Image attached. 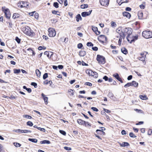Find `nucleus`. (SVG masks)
<instances>
[{
    "mask_svg": "<svg viewBox=\"0 0 152 152\" xmlns=\"http://www.w3.org/2000/svg\"><path fill=\"white\" fill-rule=\"evenodd\" d=\"M138 16L140 19H142L143 17V13L142 12H139L138 13Z\"/></svg>",
    "mask_w": 152,
    "mask_h": 152,
    "instance_id": "obj_33",
    "label": "nucleus"
},
{
    "mask_svg": "<svg viewBox=\"0 0 152 152\" xmlns=\"http://www.w3.org/2000/svg\"><path fill=\"white\" fill-rule=\"evenodd\" d=\"M113 76L118 81L121 82V83H123V81L122 79L120 77L119 74L118 73H116L113 75Z\"/></svg>",
    "mask_w": 152,
    "mask_h": 152,
    "instance_id": "obj_8",
    "label": "nucleus"
},
{
    "mask_svg": "<svg viewBox=\"0 0 152 152\" xmlns=\"http://www.w3.org/2000/svg\"><path fill=\"white\" fill-rule=\"evenodd\" d=\"M28 141L34 143H37L38 141V140L37 139L34 138H29L28 139Z\"/></svg>",
    "mask_w": 152,
    "mask_h": 152,
    "instance_id": "obj_23",
    "label": "nucleus"
},
{
    "mask_svg": "<svg viewBox=\"0 0 152 152\" xmlns=\"http://www.w3.org/2000/svg\"><path fill=\"white\" fill-rule=\"evenodd\" d=\"M74 91L72 90V89H69L68 91L69 93H70V95L71 96H73L74 95Z\"/></svg>",
    "mask_w": 152,
    "mask_h": 152,
    "instance_id": "obj_49",
    "label": "nucleus"
},
{
    "mask_svg": "<svg viewBox=\"0 0 152 152\" xmlns=\"http://www.w3.org/2000/svg\"><path fill=\"white\" fill-rule=\"evenodd\" d=\"M119 145L120 146L124 147L130 145L129 143L127 142H123L122 143H119Z\"/></svg>",
    "mask_w": 152,
    "mask_h": 152,
    "instance_id": "obj_13",
    "label": "nucleus"
},
{
    "mask_svg": "<svg viewBox=\"0 0 152 152\" xmlns=\"http://www.w3.org/2000/svg\"><path fill=\"white\" fill-rule=\"evenodd\" d=\"M86 123H85V124L84 125V126H85L86 127H87L88 126H91V124L89 123L88 122H86Z\"/></svg>",
    "mask_w": 152,
    "mask_h": 152,
    "instance_id": "obj_56",
    "label": "nucleus"
},
{
    "mask_svg": "<svg viewBox=\"0 0 152 152\" xmlns=\"http://www.w3.org/2000/svg\"><path fill=\"white\" fill-rule=\"evenodd\" d=\"M41 96L44 101V102L45 104H48V98L43 93H42L41 94Z\"/></svg>",
    "mask_w": 152,
    "mask_h": 152,
    "instance_id": "obj_12",
    "label": "nucleus"
},
{
    "mask_svg": "<svg viewBox=\"0 0 152 152\" xmlns=\"http://www.w3.org/2000/svg\"><path fill=\"white\" fill-rule=\"evenodd\" d=\"M15 40L18 44H20V42L21 39L19 38L18 37H16L15 38Z\"/></svg>",
    "mask_w": 152,
    "mask_h": 152,
    "instance_id": "obj_42",
    "label": "nucleus"
},
{
    "mask_svg": "<svg viewBox=\"0 0 152 152\" xmlns=\"http://www.w3.org/2000/svg\"><path fill=\"white\" fill-rule=\"evenodd\" d=\"M132 86H133L134 87H137L138 86V83L137 82H136L135 81H132Z\"/></svg>",
    "mask_w": 152,
    "mask_h": 152,
    "instance_id": "obj_25",
    "label": "nucleus"
},
{
    "mask_svg": "<svg viewBox=\"0 0 152 152\" xmlns=\"http://www.w3.org/2000/svg\"><path fill=\"white\" fill-rule=\"evenodd\" d=\"M138 37V36L137 35L133 36L132 37V39L130 41L129 43H132L133 42H134L136 40H137Z\"/></svg>",
    "mask_w": 152,
    "mask_h": 152,
    "instance_id": "obj_15",
    "label": "nucleus"
},
{
    "mask_svg": "<svg viewBox=\"0 0 152 152\" xmlns=\"http://www.w3.org/2000/svg\"><path fill=\"white\" fill-rule=\"evenodd\" d=\"M120 37H121L123 39H124L125 37V34L124 32H123L122 30L121 31V32L119 34Z\"/></svg>",
    "mask_w": 152,
    "mask_h": 152,
    "instance_id": "obj_22",
    "label": "nucleus"
},
{
    "mask_svg": "<svg viewBox=\"0 0 152 152\" xmlns=\"http://www.w3.org/2000/svg\"><path fill=\"white\" fill-rule=\"evenodd\" d=\"M86 45L88 47H93L94 44L91 42H88L87 43Z\"/></svg>",
    "mask_w": 152,
    "mask_h": 152,
    "instance_id": "obj_48",
    "label": "nucleus"
},
{
    "mask_svg": "<svg viewBox=\"0 0 152 152\" xmlns=\"http://www.w3.org/2000/svg\"><path fill=\"white\" fill-rule=\"evenodd\" d=\"M22 4L20 6V8H22L23 7H27L28 6V2L27 1H21Z\"/></svg>",
    "mask_w": 152,
    "mask_h": 152,
    "instance_id": "obj_10",
    "label": "nucleus"
},
{
    "mask_svg": "<svg viewBox=\"0 0 152 152\" xmlns=\"http://www.w3.org/2000/svg\"><path fill=\"white\" fill-rule=\"evenodd\" d=\"M121 27H119L117 29H116V31L119 34L120 33V32H121V31L122 30H121Z\"/></svg>",
    "mask_w": 152,
    "mask_h": 152,
    "instance_id": "obj_59",
    "label": "nucleus"
},
{
    "mask_svg": "<svg viewBox=\"0 0 152 152\" xmlns=\"http://www.w3.org/2000/svg\"><path fill=\"white\" fill-rule=\"evenodd\" d=\"M77 123L80 125H83L85 124V123L86 122V121H85L81 119H77Z\"/></svg>",
    "mask_w": 152,
    "mask_h": 152,
    "instance_id": "obj_14",
    "label": "nucleus"
},
{
    "mask_svg": "<svg viewBox=\"0 0 152 152\" xmlns=\"http://www.w3.org/2000/svg\"><path fill=\"white\" fill-rule=\"evenodd\" d=\"M122 15L124 17H125L129 19L131 16V14L126 11L123 12H122Z\"/></svg>",
    "mask_w": 152,
    "mask_h": 152,
    "instance_id": "obj_9",
    "label": "nucleus"
},
{
    "mask_svg": "<svg viewBox=\"0 0 152 152\" xmlns=\"http://www.w3.org/2000/svg\"><path fill=\"white\" fill-rule=\"evenodd\" d=\"M111 26L113 27L116 26V24L113 21H111Z\"/></svg>",
    "mask_w": 152,
    "mask_h": 152,
    "instance_id": "obj_50",
    "label": "nucleus"
},
{
    "mask_svg": "<svg viewBox=\"0 0 152 152\" xmlns=\"http://www.w3.org/2000/svg\"><path fill=\"white\" fill-rule=\"evenodd\" d=\"M13 71L15 74H18L20 72V69H14Z\"/></svg>",
    "mask_w": 152,
    "mask_h": 152,
    "instance_id": "obj_31",
    "label": "nucleus"
},
{
    "mask_svg": "<svg viewBox=\"0 0 152 152\" xmlns=\"http://www.w3.org/2000/svg\"><path fill=\"white\" fill-rule=\"evenodd\" d=\"M108 96L110 98H112L113 97L114 95L111 92H109L108 94Z\"/></svg>",
    "mask_w": 152,
    "mask_h": 152,
    "instance_id": "obj_45",
    "label": "nucleus"
},
{
    "mask_svg": "<svg viewBox=\"0 0 152 152\" xmlns=\"http://www.w3.org/2000/svg\"><path fill=\"white\" fill-rule=\"evenodd\" d=\"M109 0H100V4L105 7L107 6L109 4Z\"/></svg>",
    "mask_w": 152,
    "mask_h": 152,
    "instance_id": "obj_6",
    "label": "nucleus"
},
{
    "mask_svg": "<svg viewBox=\"0 0 152 152\" xmlns=\"http://www.w3.org/2000/svg\"><path fill=\"white\" fill-rule=\"evenodd\" d=\"M5 7H2V11L4 13L5 17L8 19H10L11 17V13L8 8L4 9Z\"/></svg>",
    "mask_w": 152,
    "mask_h": 152,
    "instance_id": "obj_4",
    "label": "nucleus"
},
{
    "mask_svg": "<svg viewBox=\"0 0 152 152\" xmlns=\"http://www.w3.org/2000/svg\"><path fill=\"white\" fill-rule=\"evenodd\" d=\"M121 52L124 54L126 55L128 53V51L127 49L124 48L121 49Z\"/></svg>",
    "mask_w": 152,
    "mask_h": 152,
    "instance_id": "obj_21",
    "label": "nucleus"
},
{
    "mask_svg": "<svg viewBox=\"0 0 152 152\" xmlns=\"http://www.w3.org/2000/svg\"><path fill=\"white\" fill-rule=\"evenodd\" d=\"M88 7V4H82L80 5V8L82 9H85L87 8Z\"/></svg>",
    "mask_w": 152,
    "mask_h": 152,
    "instance_id": "obj_29",
    "label": "nucleus"
},
{
    "mask_svg": "<svg viewBox=\"0 0 152 152\" xmlns=\"http://www.w3.org/2000/svg\"><path fill=\"white\" fill-rule=\"evenodd\" d=\"M91 110H92L93 111L95 112H98L99 111V110L96 107H92L91 108Z\"/></svg>",
    "mask_w": 152,
    "mask_h": 152,
    "instance_id": "obj_54",
    "label": "nucleus"
},
{
    "mask_svg": "<svg viewBox=\"0 0 152 152\" xmlns=\"http://www.w3.org/2000/svg\"><path fill=\"white\" fill-rule=\"evenodd\" d=\"M138 59L142 61L143 63H144L145 62V58L144 56H142L138 58Z\"/></svg>",
    "mask_w": 152,
    "mask_h": 152,
    "instance_id": "obj_43",
    "label": "nucleus"
},
{
    "mask_svg": "<svg viewBox=\"0 0 152 152\" xmlns=\"http://www.w3.org/2000/svg\"><path fill=\"white\" fill-rule=\"evenodd\" d=\"M23 32L27 35L31 37H34L35 35V33L32 31L30 27L27 26L22 28Z\"/></svg>",
    "mask_w": 152,
    "mask_h": 152,
    "instance_id": "obj_1",
    "label": "nucleus"
},
{
    "mask_svg": "<svg viewBox=\"0 0 152 152\" xmlns=\"http://www.w3.org/2000/svg\"><path fill=\"white\" fill-rule=\"evenodd\" d=\"M129 136L132 138H135L137 136L135 135L133 132H130L129 134Z\"/></svg>",
    "mask_w": 152,
    "mask_h": 152,
    "instance_id": "obj_39",
    "label": "nucleus"
},
{
    "mask_svg": "<svg viewBox=\"0 0 152 152\" xmlns=\"http://www.w3.org/2000/svg\"><path fill=\"white\" fill-rule=\"evenodd\" d=\"M93 75H94V77L95 78H96L98 77V74L95 72H93Z\"/></svg>",
    "mask_w": 152,
    "mask_h": 152,
    "instance_id": "obj_53",
    "label": "nucleus"
},
{
    "mask_svg": "<svg viewBox=\"0 0 152 152\" xmlns=\"http://www.w3.org/2000/svg\"><path fill=\"white\" fill-rule=\"evenodd\" d=\"M36 73L37 77H39L40 76L41 72L39 69H36Z\"/></svg>",
    "mask_w": 152,
    "mask_h": 152,
    "instance_id": "obj_28",
    "label": "nucleus"
},
{
    "mask_svg": "<svg viewBox=\"0 0 152 152\" xmlns=\"http://www.w3.org/2000/svg\"><path fill=\"white\" fill-rule=\"evenodd\" d=\"M44 54L45 55H46L47 57H48L49 58H50L51 56H52V55H53V54H52L50 55V56L49 52L48 51H46L44 53Z\"/></svg>",
    "mask_w": 152,
    "mask_h": 152,
    "instance_id": "obj_30",
    "label": "nucleus"
},
{
    "mask_svg": "<svg viewBox=\"0 0 152 152\" xmlns=\"http://www.w3.org/2000/svg\"><path fill=\"white\" fill-rule=\"evenodd\" d=\"M48 35L50 37H53L56 35V32L55 30L53 28H50L48 29Z\"/></svg>",
    "mask_w": 152,
    "mask_h": 152,
    "instance_id": "obj_5",
    "label": "nucleus"
},
{
    "mask_svg": "<svg viewBox=\"0 0 152 152\" xmlns=\"http://www.w3.org/2000/svg\"><path fill=\"white\" fill-rule=\"evenodd\" d=\"M132 29L130 28H124L123 31L125 33L128 34L129 33L132 32Z\"/></svg>",
    "mask_w": 152,
    "mask_h": 152,
    "instance_id": "obj_11",
    "label": "nucleus"
},
{
    "mask_svg": "<svg viewBox=\"0 0 152 152\" xmlns=\"http://www.w3.org/2000/svg\"><path fill=\"white\" fill-rule=\"evenodd\" d=\"M76 20L77 22H78L80 20H82V18L80 14L77 15L75 17Z\"/></svg>",
    "mask_w": 152,
    "mask_h": 152,
    "instance_id": "obj_16",
    "label": "nucleus"
},
{
    "mask_svg": "<svg viewBox=\"0 0 152 152\" xmlns=\"http://www.w3.org/2000/svg\"><path fill=\"white\" fill-rule=\"evenodd\" d=\"M31 131L30 130H23V133H27L28 132H31Z\"/></svg>",
    "mask_w": 152,
    "mask_h": 152,
    "instance_id": "obj_55",
    "label": "nucleus"
},
{
    "mask_svg": "<svg viewBox=\"0 0 152 152\" xmlns=\"http://www.w3.org/2000/svg\"><path fill=\"white\" fill-rule=\"evenodd\" d=\"M77 47L79 49H83L84 48H83V46L82 43H79L77 45Z\"/></svg>",
    "mask_w": 152,
    "mask_h": 152,
    "instance_id": "obj_35",
    "label": "nucleus"
},
{
    "mask_svg": "<svg viewBox=\"0 0 152 152\" xmlns=\"http://www.w3.org/2000/svg\"><path fill=\"white\" fill-rule=\"evenodd\" d=\"M96 132L97 134L101 135V132L100 131V129H96Z\"/></svg>",
    "mask_w": 152,
    "mask_h": 152,
    "instance_id": "obj_62",
    "label": "nucleus"
},
{
    "mask_svg": "<svg viewBox=\"0 0 152 152\" xmlns=\"http://www.w3.org/2000/svg\"><path fill=\"white\" fill-rule=\"evenodd\" d=\"M31 86H34L35 88H36L37 87V84L35 82H31Z\"/></svg>",
    "mask_w": 152,
    "mask_h": 152,
    "instance_id": "obj_40",
    "label": "nucleus"
},
{
    "mask_svg": "<svg viewBox=\"0 0 152 152\" xmlns=\"http://www.w3.org/2000/svg\"><path fill=\"white\" fill-rule=\"evenodd\" d=\"M48 74L47 73H45L43 75V78L44 80L46 79L48 77Z\"/></svg>",
    "mask_w": 152,
    "mask_h": 152,
    "instance_id": "obj_44",
    "label": "nucleus"
},
{
    "mask_svg": "<svg viewBox=\"0 0 152 152\" xmlns=\"http://www.w3.org/2000/svg\"><path fill=\"white\" fill-rule=\"evenodd\" d=\"M93 71L91 70H89V69H87L86 71V73L88 74L89 76H94V75H93Z\"/></svg>",
    "mask_w": 152,
    "mask_h": 152,
    "instance_id": "obj_17",
    "label": "nucleus"
},
{
    "mask_svg": "<svg viewBox=\"0 0 152 152\" xmlns=\"http://www.w3.org/2000/svg\"><path fill=\"white\" fill-rule=\"evenodd\" d=\"M46 49V47L44 46H39L38 48V49L39 50H45Z\"/></svg>",
    "mask_w": 152,
    "mask_h": 152,
    "instance_id": "obj_38",
    "label": "nucleus"
},
{
    "mask_svg": "<svg viewBox=\"0 0 152 152\" xmlns=\"http://www.w3.org/2000/svg\"><path fill=\"white\" fill-rule=\"evenodd\" d=\"M14 145L16 147H20L21 146V144L18 142H14Z\"/></svg>",
    "mask_w": 152,
    "mask_h": 152,
    "instance_id": "obj_46",
    "label": "nucleus"
},
{
    "mask_svg": "<svg viewBox=\"0 0 152 152\" xmlns=\"http://www.w3.org/2000/svg\"><path fill=\"white\" fill-rule=\"evenodd\" d=\"M104 37H105V35H101L100 36H99V37H98L97 39L99 41L101 42L102 43H104V41L100 40V38L102 39H104Z\"/></svg>",
    "mask_w": 152,
    "mask_h": 152,
    "instance_id": "obj_18",
    "label": "nucleus"
},
{
    "mask_svg": "<svg viewBox=\"0 0 152 152\" xmlns=\"http://www.w3.org/2000/svg\"><path fill=\"white\" fill-rule=\"evenodd\" d=\"M52 82L51 80L48 81V80H45L43 82V83L44 84L47 85L49 83L50 84V85L52 84Z\"/></svg>",
    "mask_w": 152,
    "mask_h": 152,
    "instance_id": "obj_26",
    "label": "nucleus"
},
{
    "mask_svg": "<svg viewBox=\"0 0 152 152\" xmlns=\"http://www.w3.org/2000/svg\"><path fill=\"white\" fill-rule=\"evenodd\" d=\"M26 125L29 126H32L33 125V124L31 121H28L26 122Z\"/></svg>",
    "mask_w": 152,
    "mask_h": 152,
    "instance_id": "obj_34",
    "label": "nucleus"
},
{
    "mask_svg": "<svg viewBox=\"0 0 152 152\" xmlns=\"http://www.w3.org/2000/svg\"><path fill=\"white\" fill-rule=\"evenodd\" d=\"M92 49L94 51H97L98 50V48L97 47L95 46L94 47H92Z\"/></svg>",
    "mask_w": 152,
    "mask_h": 152,
    "instance_id": "obj_63",
    "label": "nucleus"
},
{
    "mask_svg": "<svg viewBox=\"0 0 152 152\" xmlns=\"http://www.w3.org/2000/svg\"><path fill=\"white\" fill-rule=\"evenodd\" d=\"M37 129L42 132H45V129L41 128L40 127H39V128H37Z\"/></svg>",
    "mask_w": 152,
    "mask_h": 152,
    "instance_id": "obj_60",
    "label": "nucleus"
},
{
    "mask_svg": "<svg viewBox=\"0 0 152 152\" xmlns=\"http://www.w3.org/2000/svg\"><path fill=\"white\" fill-rule=\"evenodd\" d=\"M92 30L94 32L96 33L97 31H98V28L97 27L94 26H92Z\"/></svg>",
    "mask_w": 152,
    "mask_h": 152,
    "instance_id": "obj_37",
    "label": "nucleus"
},
{
    "mask_svg": "<svg viewBox=\"0 0 152 152\" xmlns=\"http://www.w3.org/2000/svg\"><path fill=\"white\" fill-rule=\"evenodd\" d=\"M53 6L56 8H58L59 7V4L56 2H54L53 3Z\"/></svg>",
    "mask_w": 152,
    "mask_h": 152,
    "instance_id": "obj_36",
    "label": "nucleus"
},
{
    "mask_svg": "<svg viewBox=\"0 0 152 152\" xmlns=\"http://www.w3.org/2000/svg\"><path fill=\"white\" fill-rule=\"evenodd\" d=\"M13 131L16 133L20 132L23 133V130L22 129H18L16 130H14Z\"/></svg>",
    "mask_w": 152,
    "mask_h": 152,
    "instance_id": "obj_51",
    "label": "nucleus"
},
{
    "mask_svg": "<svg viewBox=\"0 0 152 152\" xmlns=\"http://www.w3.org/2000/svg\"><path fill=\"white\" fill-rule=\"evenodd\" d=\"M59 132L60 133H61V134H62L63 135L65 136L66 134V132L63 130H59Z\"/></svg>",
    "mask_w": 152,
    "mask_h": 152,
    "instance_id": "obj_47",
    "label": "nucleus"
},
{
    "mask_svg": "<svg viewBox=\"0 0 152 152\" xmlns=\"http://www.w3.org/2000/svg\"><path fill=\"white\" fill-rule=\"evenodd\" d=\"M132 32L129 33L128 34H127V35L126 37V39L127 40V41L129 43L130 42V40L129 39V37L130 35L132 34Z\"/></svg>",
    "mask_w": 152,
    "mask_h": 152,
    "instance_id": "obj_52",
    "label": "nucleus"
},
{
    "mask_svg": "<svg viewBox=\"0 0 152 152\" xmlns=\"http://www.w3.org/2000/svg\"><path fill=\"white\" fill-rule=\"evenodd\" d=\"M132 82H131L128 83L124 86V87L125 88H127L131 86H132Z\"/></svg>",
    "mask_w": 152,
    "mask_h": 152,
    "instance_id": "obj_32",
    "label": "nucleus"
},
{
    "mask_svg": "<svg viewBox=\"0 0 152 152\" xmlns=\"http://www.w3.org/2000/svg\"><path fill=\"white\" fill-rule=\"evenodd\" d=\"M92 11V10H90L88 12L84 11L82 12L81 13V15L83 17H85L89 16L91 14Z\"/></svg>",
    "mask_w": 152,
    "mask_h": 152,
    "instance_id": "obj_7",
    "label": "nucleus"
},
{
    "mask_svg": "<svg viewBox=\"0 0 152 152\" xmlns=\"http://www.w3.org/2000/svg\"><path fill=\"white\" fill-rule=\"evenodd\" d=\"M23 116L24 118L30 119H31L32 118L31 116L27 115H23Z\"/></svg>",
    "mask_w": 152,
    "mask_h": 152,
    "instance_id": "obj_41",
    "label": "nucleus"
},
{
    "mask_svg": "<svg viewBox=\"0 0 152 152\" xmlns=\"http://www.w3.org/2000/svg\"><path fill=\"white\" fill-rule=\"evenodd\" d=\"M134 110L137 111V113H143V111L140 109H134Z\"/></svg>",
    "mask_w": 152,
    "mask_h": 152,
    "instance_id": "obj_57",
    "label": "nucleus"
},
{
    "mask_svg": "<svg viewBox=\"0 0 152 152\" xmlns=\"http://www.w3.org/2000/svg\"><path fill=\"white\" fill-rule=\"evenodd\" d=\"M152 134V130L151 129H149L148 132V134L149 135H151Z\"/></svg>",
    "mask_w": 152,
    "mask_h": 152,
    "instance_id": "obj_61",
    "label": "nucleus"
},
{
    "mask_svg": "<svg viewBox=\"0 0 152 152\" xmlns=\"http://www.w3.org/2000/svg\"><path fill=\"white\" fill-rule=\"evenodd\" d=\"M142 36L146 39L152 37V32L148 29L143 31L142 33Z\"/></svg>",
    "mask_w": 152,
    "mask_h": 152,
    "instance_id": "obj_2",
    "label": "nucleus"
},
{
    "mask_svg": "<svg viewBox=\"0 0 152 152\" xmlns=\"http://www.w3.org/2000/svg\"><path fill=\"white\" fill-rule=\"evenodd\" d=\"M96 60L100 64H104L106 62L105 58L102 56L100 55H97Z\"/></svg>",
    "mask_w": 152,
    "mask_h": 152,
    "instance_id": "obj_3",
    "label": "nucleus"
},
{
    "mask_svg": "<svg viewBox=\"0 0 152 152\" xmlns=\"http://www.w3.org/2000/svg\"><path fill=\"white\" fill-rule=\"evenodd\" d=\"M140 97L142 100H146L148 99V98L146 95H140Z\"/></svg>",
    "mask_w": 152,
    "mask_h": 152,
    "instance_id": "obj_27",
    "label": "nucleus"
},
{
    "mask_svg": "<svg viewBox=\"0 0 152 152\" xmlns=\"http://www.w3.org/2000/svg\"><path fill=\"white\" fill-rule=\"evenodd\" d=\"M64 148L66 151H71L72 150V148H71L67 146L64 147Z\"/></svg>",
    "mask_w": 152,
    "mask_h": 152,
    "instance_id": "obj_58",
    "label": "nucleus"
},
{
    "mask_svg": "<svg viewBox=\"0 0 152 152\" xmlns=\"http://www.w3.org/2000/svg\"><path fill=\"white\" fill-rule=\"evenodd\" d=\"M79 55L80 56H84L86 54V52L85 51L81 50L79 52Z\"/></svg>",
    "mask_w": 152,
    "mask_h": 152,
    "instance_id": "obj_20",
    "label": "nucleus"
},
{
    "mask_svg": "<svg viewBox=\"0 0 152 152\" xmlns=\"http://www.w3.org/2000/svg\"><path fill=\"white\" fill-rule=\"evenodd\" d=\"M40 143L41 144H50V141L48 140H44L40 141Z\"/></svg>",
    "mask_w": 152,
    "mask_h": 152,
    "instance_id": "obj_19",
    "label": "nucleus"
},
{
    "mask_svg": "<svg viewBox=\"0 0 152 152\" xmlns=\"http://www.w3.org/2000/svg\"><path fill=\"white\" fill-rule=\"evenodd\" d=\"M35 18L37 19H38L39 18V14L38 13H35L34 15Z\"/></svg>",
    "mask_w": 152,
    "mask_h": 152,
    "instance_id": "obj_64",
    "label": "nucleus"
},
{
    "mask_svg": "<svg viewBox=\"0 0 152 152\" xmlns=\"http://www.w3.org/2000/svg\"><path fill=\"white\" fill-rule=\"evenodd\" d=\"M20 15L18 13H14L13 14L12 18L13 19H15L20 17Z\"/></svg>",
    "mask_w": 152,
    "mask_h": 152,
    "instance_id": "obj_24",
    "label": "nucleus"
}]
</instances>
